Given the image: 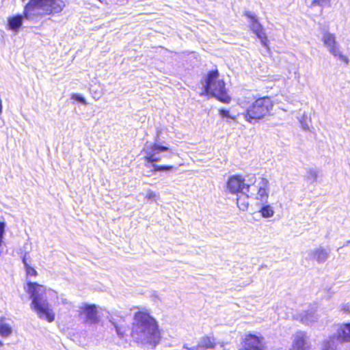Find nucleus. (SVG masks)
<instances>
[{
  "mask_svg": "<svg viewBox=\"0 0 350 350\" xmlns=\"http://www.w3.org/2000/svg\"><path fill=\"white\" fill-rule=\"evenodd\" d=\"M131 336L154 347L161 340V333L156 320L146 312L138 311L134 314Z\"/></svg>",
  "mask_w": 350,
  "mask_h": 350,
  "instance_id": "1",
  "label": "nucleus"
},
{
  "mask_svg": "<svg viewBox=\"0 0 350 350\" xmlns=\"http://www.w3.org/2000/svg\"><path fill=\"white\" fill-rule=\"evenodd\" d=\"M26 285V291L31 299V309L36 312L40 319L48 323L53 322L55 314L46 297L49 290L36 282L28 281Z\"/></svg>",
  "mask_w": 350,
  "mask_h": 350,
  "instance_id": "2",
  "label": "nucleus"
},
{
  "mask_svg": "<svg viewBox=\"0 0 350 350\" xmlns=\"http://www.w3.org/2000/svg\"><path fill=\"white\" fill-rule=\"evenodd\" d=\"M200 95L214 97L223 103L228 104L231 101L226 83L224 79L219 78L217 69L207 72Z\"/></svg>",
  "mask_w": 350,
  "mask_h": 350,
  "instance_id": "3",
  "label": "nucleus"
},
{
  "mask_svg": "<svg viewBox=\"0 0 350 350\" xmlns=\"http://www.w3.org/2000/svg\"><path fill=\"white\" fill-rule=\"evenodd\" d=\"M64 6V0H29L24 8L23 15L27 20H31L41 14L59 13Z\"/></svg>",
  "mask_w": 350,
  "mask_h": 350,
  "instance_id": "4",
  "label": "nucleus"
},
{
  "mask_svg": "<svg viewBox=\"0 0 350 350\" xmlns=\"http://www.w3.org/2000/svg\"><path fill=\"white\" fill-rule=\"evenodd\" d=\"M272 107L273 103L270 98H259L247 107L245 118L250 123L254 124L268 114Z\"/></svg>",
  "mask_w": 350,
  "mask_h": 350,
  "instance_id": "5",
  "label": "nucleus"
},
{
  "mask_svg": "<svg viewBox=\"0 0 350 350\" xmlns=\"http://www.w3.org/2000/svg\"><path fill=\"white\" fill-rule=\"evenodd\" d=\"M350 342V323L339 326L336 332L323 341L322 350H336L339 343Z\"/></svg>",
  "mask_w": 350,
  "mask_h": 350,
  "instance_id": "6",
  "label": "nucleus"
},
{
  "mask_svg": "<svg viewBox=\"0 0 350 350\" xmlns=\"http://www.w3.org/2000/svg\"><path fill=\"white\" fill-rule=\"evenodd\" d=\"M79 317L85 325H95L100 321L97 306L95 304H83L79 310Z\"/></svg>",
  "mask_w": 350,
  "mask_h": 350,
  "instance_id": "7",
  "label": "nucleus"
},
{
  "mask_svg": "<svg viewBox=\"0 0 350 350\" xmlns=\"http://www.w3.org/2000/svg\"><path fill=\"white\" fill-rule=\"evenodd\" d=\"M322 41L332 55L345 62L347 64L349 63L348 58L339 51L334 34L325 31L323 35Z\"/></svg>",
  "mask_w": 350,
  "mask_h": 350,
  "instance_id": "8",
  "label": "nucleus"
},
{
  "mask_svg": "<svg viewBox=\"0 0 350 350\" xmlns=\"http://www.w3.org/2000/svg\"><path fill=\"white\" fill-rule=\"evenodd\" d=\"M169 148L165 146H160L157 144H152L148 149L145 150L144 161L147 163L154 164L155 162L160 161L161 158L158 155L161 152H165Z\"/></svg>",
  "mask_w": 350,
  "mask_h": 350,
  "instance_id": "9",
  "label": "nucleus"
},
{
  "mask_svg": "<svg viewBox=\"0 0 350 350\" xmlns=\"http://www.w3.org/2000/svg\"><path fill=\"white\" fill-rule=\"evenodd\" d=\"M256 180L254 174H250L242 177V194H245L247 198L254 195L257 190V186L254 185Z\"/></svg>",
  "mask_w": 350,
  "mask_h": 350,
  "instance_id": "10",
  "label": "nucleus"
},
{
  "mask_svg": "<svg viewBox=\"0 0 350 350\" xmlns=\"http://www.w3.org/2000/svg\"><path fill=\"white\" fill-rule=\"evenodd\" d=\"M329 252L320 247L319 248L308 251L306 260H316L318 263H324L329 258Z\"/></svg>",
  "mask_w": 350,
  "mask_h": 350,
  "instance_id": "11",
  "label": "nucleus"
},
{
  "mask_svg": "<svg viewBox=\"0 0 350 350\" xmlns=\"http://www.w3.org/2000/svg\"><path fill=\"white\" fill-rule=\"evenodd\" d=\"M250 28L254 33L256 36V37L260 40L262 45L266 49L267 51H269V41L261 23H251Z\"/></svg>",
  "mask_w": 350,
  "mask_h": 350,
  "instance_id": "12",
  "label": "nucleus"
},
{
  "mask_svg": "<svg viewBox=\"0 0 350 350\" xmlns=\"http://www.w3.org/2000/svg\"><path fill=\"white\" fill-rule=\"evenodd\" d=\"M244 343L245 350H264L261 338L254 334L246 335Z\"/></svg>",
  "mask_w": 350,
  "mask_h": 350,
  "instance_id": "13",
  "label": "nucleus"
},
{
  "mask_svg": "<svg viewBox=\"0 0 350 350\" xmlns=\"http://www.w3.org/2000/svg\"><path fill=\"white\" fill-rule=\"evenodd\" d=\"M216 346V342L213 336H204L202 338L201 341L197 345L192 347H184L187 350H206L213 349Z\"/></svg>",
  "mask_w": 350,
  "mask_h": 350,
  "instance_id": "14",
  "label": "nucleus"
},
{
  "mask_svg": "<svg viewBox=\"0 0 350 350\" xmlns=\"http://www.w3.org/2000/svg\"><path fill=\"white\" fill-rule=\"evenodd\" d=\"M306 334L303 332H298L295 336L293 346L291 350H307Z\"/></svg>",
  "mask_w": 350,
  "mask_h": 350,
  "instance_id": "15",
  "label": "nucleus"
},
{
  "mask_svg": "<svg viewBox=\"0 0 350 350\" xmlns=\"http://www.w3.org/2000/svg\"><path fill=\"white\" fill-rule=\"evenodd\" d=\"M330 0H313L310 7V14L320 15L322 12V7L328 5Z\"/></svg>",
  "mask_w": 350,
  "mask_h": 350,
  "instance_id": "16",
  "label": "nucleus"
},
{
  "mask_svg": "<svg viewBox=\"0 0 350 350\" xmlns=\"http://www.w3.org/2000/svg\"><path fill=\"white\" fill-rule=\"evenodd\" d=\"M299 317L301 321L306 325H310L317 319V314L313 308L300 314Z\"/></svg>",
  "mask_w": 350,
  "mask_h": 350,
  "instance_id": "17",
  "label": "nucleus"
},
{
  "mask_svg": "<svg viewBox=\"0 0 350 350\" xmlns=\"http://www.w3.org/2000/svg\"><path fill=\"white\" fill-rule=\"evenodd\" d=\"M227 188L232 193L239 192L241 189V178L239 176L230 177L227 183Z\"/></svg>",
  "mask_w": 350,
  "mask_h": 350,
  "instance_id": "18",
  "label": "nucleus"
},
{
  "mask_svg": "<svg viewBox=\"0 0 350 350\" xmlns=\"http://www.w3.org/2000/svg\"><path fill=\"white\" fill-rule=\"evenodd\" d=\"M5 317H0V336L2 337L9 336L12 332V327L10 324L6 323Z\"/></svg>",
  "mask_w": 350,
  "mask_h": 350,
  "instance_id": "19",
  "label": "nucleus"
},
{
  "mask_svg": "<svg viewBox=\"0 0 350 350\" xmlns=\"http://www.w3.org/2000/svg\"><path fill=\"white\" fill-rule=\"evenodd\" d=\"M27 254L22 257V262L24 265L26 276L28 277H36L38 276V272L36 269L29 265L27 259Z\"/></svg>",
  "mask_w": 350,
  "mask_h": 350,
  "instance_id": "20",
  "label": "nucleus"
},
{
  "mask_svg": "<svg viewBox=\"0 0 350 350\" xmlns=\"http://www.w3.org/2000/svg\"><path fill=\"white\" fill-rule=\"evenodd\" d=\"M319 173V170L314 168H308L306 169L305 180L310 182V183H314L317 180Z\"/></svg>",
  "mask_w": 350,
  "mask_h": 350,
  "instance_id": "21",
  "label": "nucleus"
},
{
  "mask_svg": "<svg viewBox=\"0 0 350 350\" xmlns=\"http://www.w3.org/2000/svg\"><path fill=\"white\" fill-rule=\"evenodd\" d=\"M262 217L265 218H269L274 214L273 208L269 204H263L260 210Z\"/></svg>",
  "mask_w": 350,
  "mask_h": 350,
  "instance_id": "22",
  "label": "nucleus"
},
{
  "mask_svg": "<svg viewBox=\"0 0 350 350\" xmlns=\"http://www.w3.org/2000/svg\"><path fill=\"white\" fill-rule=\"evenodd\" d=\"M257 199H259L262 203L267 202L268 198V190L267 189H260L257 187Z\"/></svg>",
  "mask_w": 350,
  "mask_h": 350,
  "instance_id": "23",
  "label": "nucleus"
},
{
  "mask_svg": "<svg viewBox=\"0 0 350 350\" xmlns=\"http://www.w3.org/2000/svg\"><path fill=\"white\" fill-rule=\"evenodd\" d=\"M152 167L154 172L169 171L174 169L172 165H159L155 163L152 165Z\"/></svg>",
  "mask_w": 350,
  "mask_h": 350,
  "instance_id": "24",
  "label": "nucleus"
},
{
  "mask_svg": "<svg viewBox=\"0 0 350 350\" xmlns=\"http://www.w3.org/2000/svg\"><path fill=\"white\" fill-rule=\"evenodd\" d=\"M113 325H114L116 333L119 336V337H120V338L124 337L126 334V327H124L123 326H120L116 323H113Z\"/></svg>",
  "mask_w": 350,
  "mask_h": 350,
  "instance_id": "25",
  "label": "nucleus"
},
{
  "mask_svg": "<svg viewBox=\"0 0 350 350\" xmlns=\"http://www.w3.org/2000/svg\"><path fill=\"white\" fill-rule=\"evenodd\" d=\"M269 180L265 178H262L258 183V188L269 189Z\"/></svg>",
  "mask_w": 350,
  "mask_h": 350,
  "instance_id": "26",
  "label": "nucleus"
},
{
  "mask_svg": "<svg viewBox=\"0 0 350 350\" xmlns=\"http://www.w3.org/2000/svg\"><path fill=\"white\" fill-rule=\"evenodd\" d=\"M22 24L23 23H8L6 28L8 30H13L16 31L21 27Z\"/></svg>",
  "mask_w": 350,
  "mask_h": 350,
  "instance_id": "27",
  "label": "nucleus"
},
{
  "mask_svg": "<svg viewBox=\"0 0 350 350\" xmlns=\"http://www.w3.org/2000/svg\"><path fill=\"white\" fill-rule=\"evenodd\" d=\"M71 98L73 100H76L77 101H79L80 103H83V105H87V103L83 97H82L80 95H78L77 94H73L71 96Z\"/></svg>",
  "mask_w": 350,
  "mask_h": 350,
  "instance_id": "28",
  "label": "nucleus"
},
{
  "mask_svg": "<svg viewBox=\"0 0 350 350\" xmlns=\"http://www.w3.org/2000/svg\"><path fill=\"white\" fill-rule=\"evenodd\" d=\"M23 18V15L18 14L12 16L8 19V22H22Z\"/></svg>",
  "mask_w": 350,
  "mask_h": 350,
  "instance_id": "29",
  "label": "nucleus"
},
{
  "mask_svg": "<svg viewBox=\"0 0 350 350\" xmlns=\"http://www.w3.org/2000/svg\"><path fill=\"white\" fill-rule=\"evenodd\" d=\"M245 16H247V18L251 20L250 22H258L256 15L254 13H252L250 12H245Z\"/></svg>",
  "mask_w": 350,
  "mask_h": 350,
  "instance_id": "30",
  "label": "nucleus"
},
{
  "mask_svg": "<svg viewBox=\"0 0 350 350\" xmlns=\"http://www.w3.org/2000/svg\"><path fill=\"white\" fill-rule=\"evenodd\" d=\"M219 115L222 118H232V119L234 118V117L230 116V114H229L228 111H227L226 109H219Z\"/></svg>",
  "mask_w": 350,
  "mask_h": 350,
  "instance_id": "31",
  "label": "nucleus"
},
{
  "mask_svg": "<svg viewBox=\"0 0 350 350\" xmlns=\"http://www.w3.org/2000/svg\"><path fill=\"white\" fill-rule=\"evenodd\" d=\"M157 197V194L152 191L149 190L146 194V198L148 200H154Z\"/></svg>",
  "mask_w": 350,
  "mask_h": 350,
  "instance_id": "32",
  "label": "nucleus"
},
{
  "mask_svg": "<svg viewBox=\"0 0 350 350\" xmlns=\"http://www.w3.org/2000/svg\"><path fill=\"white\" fill-rule=\"evenodd\" d=\"M341 310H342L344 312L347 313L349 311V306L348 304H344L341 307Z\"/></svg>",
  "mask_w": 350,
  "mask_h": 350,
  "instance_id": "33",
  "label": "nucleus"
},
{
  "mask_svg": "<svg viewBox=\"0 0 350 350\" xmlns=\"http://www.w3.org/2000/svg\"><path fill=\"white\" fill-rule=\"evenodd\" d=\"M250 92L247 91H245L244 92H242V95L244 96L245 98H250Z\"/></svg>",
  "mask_w": 350,
  "mask_h": 350,
  "instance_id": "34",
  "label": "nucleus"
},
{
  "mask_svg": "<svg viewBox=\"0 0 350 350\" xmlns=\"http://www.w3.org/2000/svg\"><path fill=\"white\" fill-rule=\"evenodd\" d=\"M349 244H350V240H349V241H347L345 243V244H344V245H343V247H345V246H347V245H349Z\"/></svg>",
  "mask_w": 350,
  "mask_h": 350,
  "instance_id": "35",
  "label": "nucleus"
},
{
  "mask_svg": "<svg viewBox=\"0 0 350 350\" xmlns=\"http://www.w3.org/2000/svg\"><path fill=\"white\" fill-rule=\"evenodd\" d=\"M3 346V343L2 341L0 340V348H1Z\"/></svg>",
  "mask_w": 350,
  "mask_h": 350,
  "instance_id": "36",
  "label": "nucleus"
},
{
  "mask_svg": "<svg viewBox=\"0 0 350 350\" xmlns=\"http://www.w3.org/2000/svg\"><path fill=\"white\" fill-rule=\"evenodd\" d=\"M303 127H304V129H305V130L308 129V127L307 126H303Z\"/></svg>",
  "mask_w": 350,
  "mask_h": 350,
  "instance_id": "37",
  "label": "nucleus"
},
{
  "mask_svg": "<svg viewBox=\"0 0 350 350\" xmlns=\"http://www.w3.org/2000/svg\"><path fill=\"white\" fill-rule=\"evenodd\" d=\"M242 205H244L246 208H247L248 204L247 203L246 204H242Z\"/></svg>",
  "mask_w": 350,
  "mask_h": 350,
  "instance_id": "38",
  "label": "nucleus"
}]
</instances>
